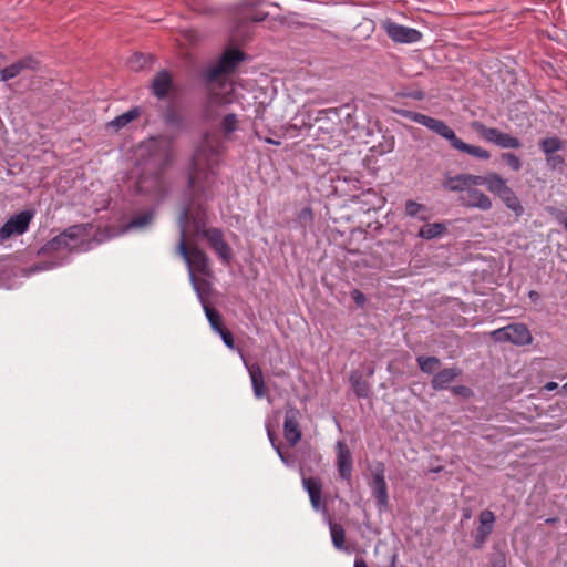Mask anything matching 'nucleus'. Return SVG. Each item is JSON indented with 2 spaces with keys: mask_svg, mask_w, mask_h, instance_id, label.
Here are the masks:
<instances>
[{
  "mask_svg": "<svg viewBox=\"0 0 567 567\" xmlns=\"http://www.w3.org/2000/svg\"><path fill=\"white\" fill-rule=\"evenodd\" d=\"M220 136L214 132L204 135L202 144L195 151L189 174V187L197 198L209 197L208 192L216 174L219 157L223 152Z\"/></svg>",
  "mask_w": 567,
  "mask_h": 567,
  "instance_id": "1",
  "label": "nucleus"
},
{
  "mask_svg": "<svg viewBox=\"0 0 567 567\" xmlns=\"http://www.w3.org/2000/svg\"><path fill=\"white\" fill-rule=\"evenodd\" d=\"M245 59V53L239 49H227L219 60L206 70L205 79L209 92L205 109V117L213 120L212 107L231 103L234 85L226 81L225 76L231 74L238 64Z\"/></svg>",
  "mask_w": 567,
  "mask_h": 567,
  "instance_id": "2",
  "label": "nucleus"
},
{
  "mask_svg": "<svg viewBox=\"0 0 567 567\" xmlns=\"http://www.w3.org/2000/svg\"><path fill=\"white\" fill-rule=\"evenodd\" d=\"M150 159L145 171L136 182V192L154 196H163V172L173 159L172 144L165 138H154L148 144Z\"/></svg>",
  "mask_w": 567,
  "mask_h": 567,
  "instance_id": "3",
  "label": "nucleus"
},
{
  "mask_svg": "<svg viewBox=\"0 0 567 567\" xmlns=\"http://www.w3.org/2000/svg\"><path fill=\"white\" fill-rule=\"evenodd\" d=\"M396 113L404 118L411 120L417 124L425 126L430 131L445 138L449 142L450 146L455 151L468 154L482 161H487L491 158V153L487 150L481 146L471 145L463 142L461 138L456 136L455 132L442 120H437L425 114L409 110H399L396 111Z\"/></svg>",
  "mask_w": 567,
  "mask_h": 567,
  "instance_id": "4",
  "label": "nucleus"
},
{
  "mask_svg": "<svg viewBox=\"0 0 567 567\" xmlns=\"http://www.w3.org/2000/svg\"><path fill=\"white\" fill-rule=\"evenodd\" d=\"M190 220V208L186 207L179 216L181 235L177 252L184 258L188 266L189 274L198 272L204 276H212L208 256L197 246H187L186 225Z\"/></svg>",
  "mask_w": 567,
  "mask_h": 567,
  "instance_id": "5",
  "label": "nucleus"
},
{
  "mask_svg": "<svg viewBox=\"0 0 567 567\" xmlns=\"http://www.w3.org/2000/svg\"><path fill=\"white\" fill-rule=\"evenodd\" d=\"M90 229V224L72 225L47 241L39 250V254L49 255L63 250L72 251L84 241L89 235Z\"/></svg>",
  "mask_w": 567,
  "mask_h": 567,
  "instance_id": "6",
  "label": "nucleus"
},
{
  "mask_svg": "<svg viewBox=\"0 0 567 567\" xmlns=\"http://www.w3.org/2000/svg\"><path fill=\"white\" fill-rule=\"evenodd\" d=\"M193 227L197 235L205 237L214 251L220 260L229 265L233 259V251L230 246L225 241L224 234L219 228H205V223L202 217L193 218Z\"/></svg>",
  "mask_w": 567,
  "mask_h": 567,
  "instance_id": "7",
  "label": "nucleus"
},
{
  "mask_svg": "<svg viewBox=\"0 0 567 567\" xmlns=\"http://www.w3.org/2000/svg\"><path fill=\"white\" fill-rule=\"evenodd\" d=\"M472 127L486 142L495 144L501 148H519L522 142L519 138L499 131L496 127H487L481 122H473Z\"/></svg>",
  "mask_w": 567,
  "mask_h": 567,
  "instance_id": "8",
  "label": "nucleus"
},
{
  "mask_svg": "<svg viewBox=\"0 0 567 567\" xmlns=\"http://www.w3.org/2000/svg\"><path fill=\"white\" fill-rule=\"evenodd\" d=\"M491 337L496 342H512L517 346L532 343V334L524 323H512L492 331Z\"/></svg>",
  "mask_w": 567,
  "mask_h": 567,
  "instance_id": "9",
  "label": "nucleus"
},
{
  "mask_svg": "<svg viewBox=\"0 0 567 567\" xmlns=\"http://www.w3.org/2000/svg\"><path fill=\"white\" fill-rule=\"evenodd\" d=\"M386 35L396 43H416L422 39V33L413 28L399 24L386 19L381 24Z\"/></svg>",
  "mask_w": 567,
  "mask_h": 567,
  "instance_id": "10",
  "label": "nucleus"
},
{
  "mask_svg": "<svg viewBox=\"0 0 567 567\" xmlns=\"http://www.w3.org/2000/svg\"><path fill=\"white\" fill-rule=\"evenodd\" d=\"M32 217L33 213L30 210H23L11 216L0 228V244L14 235L24 234L29 228Z\"/></svg>",
  "mask_w": 567,
  "mask_h": 567,
  "instance_id": "11",
  "label": "nucleus"
},
{
  "mask_svg": "<svg viewBox=\"0 0 567 567\" xmlns=\"http://www.w3.org/2000/svg\"><path fill=\"white\" fill-rule=\"evenodd\" d=\"M300 417L301 413L296 406L291 404L286 405L284 435L290 446L297 445L301 440L302 433L299 424Z\"/></svg>",
  "mask_w": 567,
  "mask_h": 567,
  "instance_id": "12",
  "label": "nucleus"
},
{
  "mask_svg": "<svg viewBox=\"0 0 567 567\" xmlns=\"http://www.w3.org/2000/svg\"><path fill=\"white\" fill-rule=\"evenodd\" d=\"M384 471V464L382 462H377L374 468L372 470L371 488L380 508L385 507L389 502L388 485L385 482Z\"/></svg>",
  "mask_w": 567,
  "mask_h": 567,
  "instance_id": "13",
  "label": "nucleus"
},
{
  "mask_svg": "<svg viewBox=\"0 0 567 567\" xmlns=\"http://www.w3.org/2000/svg\"><path fill=\"white\" fill-rule=\"evenodd\" d=\"M458 200L466 208H477L486 212L493 207L489 196L475 186H470L464 194H461Z\"/></svg>",
  "mask_w": 567,
  "mask_h": 567,
  "instance_id": "14",
  "label": "nucleus"
},
{
  "mask_svg": "<svg viewBox=\"0 0 567 567\" xmlns=\"http://www.w3.org/2000/svg\"><path fill=\"white\" fill-rule=\"evenodd\" d=\"M40 62L32 55H27L10 65L3 68L0 70V81L7 82L9 80H12L22 72L29 70V71H37L39 69Z\"/></svg>",
  "mask_w": 567,
  "mask_h": 567,
  "instance_id": "15",
  "label": "nucleus"
},
{
  "mask_svg": "<svg viewBox=\"0 0 567 567\" xmlns=\"http://www.w3.org/2000/svg\"><path fill=\"white\" fill-rule=\"evenodd\" d=\"M478 175L474 174H457L455 176H445L442 186L449 192H458L464 194L470 186H477Z\"/></svg>",
  "mask_w": 567,
  "mask_h": 567,
  "instance_id": "16",
  "label": "nucleus"
},
{
  "mask_svg": "<svg viewBox=\"0 0 567 567\" xmlns=\"http://www.w3.org/2000/svg\"><path fill=\"white\" fill-rule=\"evenodd\" d=\"M337 467L341 478L350 481L352 476L353 462L350 449L343 441L337 442Z\"/></svg>",
  "mask_w": 567,
  "mask_h": 567,
  "instance_id": "17",
  "label": "nucleus"
},
{
  "mask_svg": "<svg viewBox=\"0 0 567 567\" xmlns=\"http://www.w3.org/2000/svg\"><path fill=\"white\" fill-rule=\"evenodd\" d=\"M303 488L307 491L310 503L316 511H324L326 502L322 501V482L319 477H302Z\"/></svg>",
  "mask_w": 567,
  "mask_h": 567,
  "instance_id": "18",
  "label": "nucleus"
},
{
  "mask_svg": "<svg viewBox=\"0 0 567 567\" xmlns=\"http://www.w3.org/2000/svg\"><path fill=\"white\" fill-rule=\"evenodd\" d=\"M495 522V515L493 512L485 509L480 514V527L477 529V536L475 538V547L481 548L486 542L487 536L493 530V524Z\"/></svg>",
  "mask_w": 567,
  "mask_h": 567,
  "instance_id": "19",
  "label": "nucleus"
},
{
  "mask_svg": "<svg viewBox=\"0 0 567 567\" xmlns=\"http://www.w3.org/2000/svg\"><path fill=\"white\" fill-rule=\"evenodd\" d=\"M173 85V79L168 71L162 70L152 80V92L157 99L167 96Z\"/></svg>",
  "mask_w": 567,
  "mask_h": 567,
  "instance_id": "20",
  "label": "nucleus"
},
{
  "mask_svg": "<svg viewBox=\"0 0 567 567\" xmlns=\"http://www.w3.org/2000/svg\"><path fill=\"white\" fill-rule=\"evenodd\" d=\"M477 186L485 185L487 190L495 196H499L503 193V189L507 188V181L503 178L498 173L492 172L487 175H478Z\"/></svg>",
  "mask_w": 567,
  "mask_h": 567,
  "instance_id": "21",
  "label": "nucleus"
},
{
  "mask_svg": "<svg viewBox=\"0 0 567 567\" xmlns=\"http://www.w3.org/2000/svg\"><path fill=\"white\" fill-rule=\"evenodd\" d=\"M251 380L252 391L256 398L261 399L267 395L268 389L265 384L264 373L259 364H246Z\"/></svg>",
  "mask_w": 567,
  "mask_h": 567,
  "instance_id": "22",
  "label": "nucleus"
},
{
  "mask_svg": "<svg viewBox=\"0 0 567 567\" xmlns=\"http://www.w3.org/2000/svg\"><path fill=\"white\" fill-rule=\"evenodd\" d=\"M293 123L289 124L285 128L286 134H288L290 137L297 136L302 128L309 130L312 126L311 114L308 111L298 112L293 117Z\"/></svg>",
  "mask_w": 567,
  "mask_h": 567,
  "instance_id": "23",
  "label": "nucleus"
},
{
  "mask_svg": "<svg viewBox=\"0 0 567 567\" xmlns=\"http://www.w3.org/2000/svg\"><path fill=\"white\" fill-rule=\"evenodd\" d=\"M460 374L461 370L457 368L443 369L434 374L431 385L434 390H443Z\"/></svg>",
  "mask_w": 567,
  "mask_h": 567,
  "instance_id": "24",
  "label": "nucleus"
},
{
  "mask_svg": "<svg viewBox=\"0 0 567 567\" xmlns=\"http://www.w3.org/2000/svg\"><path fill=\"white\" fill-rule=\"evenodd\" d=\"M497 197L504 203V205L509 210H512L514 213V215L516 217L523 216L525 209H524L519 198L517 197L515 192L509 186H507L506 189H503V193Z\"/></svg>",
  "mask_w": 567,
  "mask_h": 567,
  "instance_id": "25",
  "label": "nucleus"
},
{
  "mask_svg": "<svg viewBox=\"0 0 567 567\" xmlns=\"http://www.w3.org/2000/svg\"><path fill=\"white\" fill-rule=\"evenodd\" d=\"M447 227L444 223H432V224H425L423 225L417 236L422 239L431 240L435 238L442 237L444 234H446Z\"/></svg>",
  "mask_w": 567,
  "mask_h": 567,
  "instance_id": "26",
  "label": "nucleus"
},
{
  "mask_svg": "<svg viewBox=\"0 0 567 567\" xmlns=\"http://www.w3.org/2000/svg\"><path fill=\"white\" fill-rule=\"evenodd\" d=\"M349 381L358 398H368L370 394V384L363 379L362 374L354 371L350 374Z\"/></svg>",
  "mask_w": 567,
  "mask_h": 567,
  "instance_id": "27",
  "label": "nucleus"
},
{
  "mask_svg": "<svg viewBox=\"0 0 567 567\" xmlns=\"http://www.w3.org/2000/svg\"><path fill=\"white\" fill-rule=\"evenodd\" d=\"M564 146V141L557 136H550L539 141V147L545 156H549L550 154L561 151Z\"/></svg>",
  "mask_w": 567,
  "mask_h": 567,
  "instance_id": "28",
  "label": "nucleus"
},
{
  "mask_svg": "<svg viewBox=\"0 0 567 567\" xmlns=\"http://www.w3.org/2000/svg\"><path fill=\"white\" fill-rule=\"evenodd\" d=\"M238 130V118L236 114H227L220 122V132L225 140H230L231 134Z\"/></svg>",
  "mask_w": 567,
  "mask_h": 567,
  "instance_id": "29",
  "label": "nucleus"
},
{
  "mask_svg": "<svg viewBox=\"0 0 567 567\" xmlns=\"http://www.w3.org/2000/svg\"><path fill=\"white\" fill-rule=\"evenodd\" d=\"M140 116V110L137 107L131 109L127 112L116 116L112 122H110V126L115 127L116 130L123 128L128 123L134 121Z\"/></svg>",
  "mask_w": 567,
  "mask_h": 567,
  "instance_id": "30",
  "label": "nucleus"
},
{
  "mask_svg": "<svg viewBox=\"0 0 567 567\" xmlns=\"http://www.w3.org/2000/svg\"><path fill=\"white\" fill-rule=\"evenodd\" d=\"M330 534L333 546L339 550L344 549L346 533L342 525L330 523Z\"/></svg>",
  "mask_w": 567,
  "mask_h": 567,
  "instance_id": "31",
  "label": "nucleus"
},
{
  "mask_svg": "<svg viewBox=\"0 0 567 567\" xmlns=\"http://www.w3.org/2000/svg\"><path fill=\"white\" fill-rule=\"evenodd\" d=\"M203 308H204L205 315H206V317H207V319L209 321V324H210L212 329L215 332H217L220 329H223L224 324H223V319H221L220 313L216 309L212 308L207 303H204Z\"/></svg>",
  "mask_w": 567,
  "mask_h": 567,
  "instance_id": "32",
  "label": "nucleus"
},
{
  "mask_svg": "<svg viewBox=\"0 0 567 567\" xmlns=\"http://www.w3.org/2000/svg\"><path fill=\"white\" fill-rule=\"evenodd\" d=\"M419 368L424 373H433L441 365V361L436 357H417Z\"/></svg>",
  "mask_w": 567,
  "mask_h": 567,
  "instance_id": "33",
  "label": "nucleus"
},
{
  "mask_svg": "<svg viewBox=\"0 0 567 567\" xmlns=\"http://www.w3.org/2000/svg\"><path fill=\"white\" fill-rule=\"evenodd\" d=\"M190 280L193 282L194 289L196 290L202 303H206L205 298L209 292V282L205 279H197L194 274H192Z\"/></svg>",
  "mask_w": 567,
  "mask_h": 567,
  "instance_id": "34",
  "label": "nucleus"
},
{
  "mask_svg": "<svg viewBox=\"0 0 567 567\" xmlns=\"http://www.w3.org/2000/svg\"><path fill=\"white\" fill-rule=\"evenodd\" d=\"M153 217H154L153 212H151V210L146 212L143 215L131 219L130 223L126 225L125 230H130L133 228H142V227L148 225L153 220Z\"/></svg>",
  "mask_w": 567,
  "mask_h": 567,
  "instance_id": "35",
  "label": "nucleus"
},
{
  "mask_svg": "<svg viewBox=\"0 0 567 567\" xmlns=\"http://www.w3.org/2000/svg\"><path fill=\"white\" fill-rule=\"evenodd\" d=\"M501 159L504 163H506L507 166L514 172L520 171V168L523 166L520 158L514 153H509V152L502 153Z\"/></svg>",
  "mask_w": 567,
  "mask_h": 567,
  "instance_id": "36",
  "label": "nucleus"
},
{
  "mask_svg": "<svg viewBox=\"0 0 567 567\" xmlns=\"http://www.w3.org/2000/svg\"><path fill=\"white\" fill-rule=\"evenodd\" d=\"M426 207L415 200L409 199L404 205V213L409 217H417L420 213L425 212Z\"/></svg>",
  "mask_w": 567,
  "mask_h": 567,
  "instance_id": "37",
  "label": "nucleus"
},
{
  "mask_svg": "<svg viewBox=\"0 0 567 567\" xmlns=\"http://www.w3.org/2000/svg\"><path fill=\"white\" fill-rule=\"evenodd\" d=\"M546 164L550 169L560 168L565 165V159L561 155L550 154L549 156H545Z\"/></svg>",
  "mask_w": 567,
  "mask_h": 567,
  "instance_id": "38",
  "label": "nucleus"
},
{
  "mask_svg": "<svg viewBox=\"0 0 567 567\" xmlns=\"http://www.w3.org/2000/svg\"><path fill=\"white\" fill-rule=\"evenodd\" d=\"M217 333L221 337L224 343L229 349H234L235 348V341H234L233 333L226 327H224L223 329L217 331Z\"/></svg>",
  "mask_w": 567,
  "mask_h": 567,
  "instance_id": "39",
  "label": "nucleus"
},
{
  "mask_svg": "<svg viewBox=\"0 0 567 567\" xmlns=\"http://www.w3.org/2000/svg\"><path fill=\"white\" fill-rule=\"evenodd\" d=\"M492 567H506V558L503 553H496L491 559Z\"/></svg>",
  "mask_w": 567,
  "mask_h": 567,
  "instance_id": "40",
  "label": "nucleus"
},
{
  "mask_svg": "<svg viewBox=\"0 0 567 567\" xmlns=\"http://www.w3.org/2000/svg\"><path fill=\"white\" fill-rule=\"evenodd\" d=\"M351 297L359 307H363L367 301L364 293L361 292L359 289H353L351 291Z\"/></svg>",
  "mask_w": 567,
  "mask_h": 567,
  "instance_id": "41",
  "label": "nucleus"
},
{
  "mask_svg": "<svg viewBox=\"0 0 567 567\" xmlns=\"http://www.w3.org/2000/svg\"><path fill=\"white\" fill-rule=\"evenodd\" d=\"M379 147H381L380 153H388L393 151L394 148V137H390L385 141L384 144H380Z\"/></svg>",
  "mask_w": 567,
  "mask_h": 567,
  "instance_id": "42",
  "label": "nucleus"
},
{
  "mask_svg": "<svg viewBox=\"0 0 567 567\" xmlns=\"http://www.w3.org/2000/svg\"><path fill=\"white\" fill-rule=\"evenodd\" d=\"M298 218H299V220L311 221L312 220V210H311V208L306 207V208L301 209V212L299 213Z\"/></svg>",
  "mask_w": 567,
  "mask_h": 567,
  "instance_id": "43",
  "label": "nucleus"
},
{
  "mask_svg": "<svg viewBox=\"0 0 567 567\" xmlns=\"http://www.w3.org/2000/svg\"><path fill=\"white\" fill-rule=\"evenodd\" d=\"M454 394L461 395V396H468L471 390L467 386L464 385H457L452 389Z\"/></svg>",
  "mask_w": 567,
  "mask_h": 567,
  "instance_id": "44",
  "label": "nucleus"
},
{
  "mask_svg": "<svg viewBox=\"0 0 567 567\" xmlns=\"http://www.w3.org/2000/svg\"><path fill=\"white\" fill-rule=\"evenodd\" d=\"M268 17V13L266 12H261V13H256L251 17V20L254 22H261L264 21L266 18Z\"/></svg>",
  "mask_w": 567,
  "mask_h": 567,
  "instance_id": "45",
  "label": "nucleus"
},
{
  "mask_svg": "<svg viewBox=\"0 0 567 567\" xmlns=\"http://www.w3.org/2000/svg\"><path fill=\"white\" fill-rule=\"evenodd\" d=\"M528 297L533 302H537L540 298L539 293L536 290H530L528 292Z\"/></svg>",
  "mask_w": 567,
  "mask_h": 567,
  "instance_id": "46",
  "label": "nucleus"
},
{
  "mask_svg": "<svg viewBox=\"0 0 567 567\" xmlns=\"http://www.w3.org/2000/svg\"><path fill=\"white\" fill-rule=\"evenodd\" d=\"M558 388V384L556 382H547L545 385H544V389L547 390V391H554Z\"/></svg>",
  "mask_w": 567,
  "mask_h": 567,
  "instance_id": "47",
  "label": "nucleus"
},
{
  "mask_svg": "<svg viewBox=\"0 0 567 567\" xmlns=\"http://www.w3.org/2000/svg\"><path fill=\"white\" fill-rule=\"evenodd\" d=\"M354 567H368V565L363 559H355Z\"/></svg>",
  "mask_w": 567,
  "mask_h": 567,
  "instance_id": "48",
  "label": "nucleus"
},
{
  "mask_svg": "<svg viewBox=\"0 0 567 567\" xmlns=\"http://www.w3.org/2000/svg\"><path fill=\"white\" fill-rule=\"evenodd\" d=\"M275 450L277 451V453H278L279 457L281 458V461L286 463V462H287L286 456H285V454L281 452L280 447H279V446H276V447H275Z\"/></svg>",
  "mask_w": 567,
  "mask_h": 567,
  "instance_id": "49",
  "label": "nucleus"
},
{
  "mask_svg": "<svg viewBox=\"0 0 567 567\" xmlns=\"http://www.w3.org/2000/svg\"><path fill=\"white\" fill-rule=\"evenodd\" d=\"M268 436H269V440H270V442H271L272 446H274V447L278 446V445L276 444V442H275L274 433H272L270 430H268Z\"/></svg>",
  "mask_w": 567,
  "mask_h": 567,
  "instance_id": "50",
  "label": "nucleus"
},
{
  "mask_svg": "<svg viewBox=\"0 0 567 567\" xmlns=\"http://www.w3.org/2000/svg\"><path fill=\"white\" fill-rule=\"evenodd\" d=\"M265 142L268 143V144H274V145H280V142L279 141H276V140H272V138H265Z\"/></svg>",
  "mask_w": 567,
  "mask_h": 567,
  "instance_id": "51",
  "label": "nucleus"
},
{
  "mask_svg": "<svg viewBox=\"0 0 567 567\" xmlns=\"http://www.w3.org/2000/svg\"><path fill=\"white\" fill-rule=\"evenodd\" d=\"M396 559H398V556L393 555L392 558H391L390 567H396Z\"/></svg>",
  "mask_w": 567,
  "mask_h": 567,
  "instance_id": "52",
  "label": "nucleus"
},
{
  "mask_svg": "<svg viewBox=\"0 0 567 567\" xmlns=\"http://www.w3.org/2000/svg\"><path fill=\"white\" fill-rule=\"evenodd\" d=\"M134 60H135L136 62H140V60L145 61V58H144V55H143V54H135V55H134Z\"/></svg>",
  "mask_w": 567,
  "mask_h": 567,
  "instance_id": "53",
  "label": "nucleus"
},
{
  "mask_svg": "<svg viewBox=\"0 0 567 567\" xmlns=\"http://www.w3.org/2000/svg\"><path fill=\"white\" fill-rule=\"evenodd\" d=\"M556 520H557V518H548V519H546V523L551 524V523H555Z\"/></svg>",
  "mask_w": 567,
  "mask_h": 567,
  "instance_id": "54",
  "label": "nucleus"
},
{
  "mask_svg": "<svg viewBox=\"0 0 567 567\" xmlns=\"http://www.w3.org/2000/svg\"><path fill=\"white\" fill-rule=\"evenodd\" d=\"M331 111H336L334 109H330V110H321L320 113L323 114V113H327V112H331Z\"/></svg>",
  "mask_w": 567,
  "mask_h": 567,
  "instance_id": "55",
  "label": "nucleus"
},
{
  "mask_svg": "<svg viewBox=\"0 0 567 567\" xmlns=\"http://www.w3.org/2000/svg\"><path fill=\"white\" fill-rule=\"evenodd\" d=\"M373 372H374L373 368L368 369V375H372V374H373Z\"/></svg>",
  "mask_w": 567,
  "mask_h": 567,
  "instance_id": "56",
  "label": "nucleus"
},
{
  "mask_svg": "<svg viewBox=\"0 0 567 567\" xmlns=\"http://www.w3.org/2000/svg\"><path fill=\"white\" fill-rule=\"evenodd\" d=\"M563 391L567 394V382L563 385Z\"/></svg>",
  "mask_w": 567,
  "mask_h": 567,
  "instance_id": "57",
  "label": "nucleus"
},
{
  "mask_svg": "<svg viewBox=\"0 0 567 567\" xmlns=\"http://www.w3.org/2000/svg\"><path fill=\"white\" fill-rule=\"evenodd\" d=\"M420 220H426V216H419Z\"/></svg>",
  "mask_w": 567,
  "mask_h": 567,
  "instance_id": "58",
  "label": "nucleus"
}]
</instances>
